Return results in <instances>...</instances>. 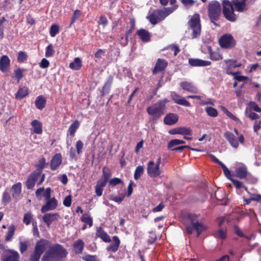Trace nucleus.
I'll list each match as a JSON object with an SVG mask.
<instances>
[{
    "label": "nucleus",
    "instance_id": "f257e3e1",
    "mask_svg": "<svg viewBox=\"0 0 261 261\" xmlns=\"http://www.w3.org/2000/svg\"><path fill=\"white\" fill-rule=\"evenodd\" d=\"M66 250L60 245L51 246L43 257V261H58L67 255Z\"/></svg>",
    "mask_w": 261,
    "mask_h": 261
},
{
    "label": "nucleus",
    "instance_id": "f03ea898",
    "mask_svg": "<svg viewBox=\"0 0 261 261\" xmlns=\"http://www.w3.org/2000/svg\"><path fill=\"white\" fill-rule=\"evenodd\" d=\"M188 219L190 223L186 225V230L189 234H191L194 230H196L198 236L206 229V226L197 220L196 215L190 214Z\"/></svg>",
    "mask_w": 261,
    "mask_h": 261
},
{
    "label": "nucleus",
    "instance_id": "7ed1b4c3",
    "mask_svg": "<svg viewBox=\"0 0 261 261\" xmlns=\"http://www.w3.org/2000/svg\"><path fill=\"white\" fill-rule=\"evenodd\" d=\"M168 102L167 99H164L151 105L147 109V112L150 115L160 118L165 112L166 104Z\"/></svg>",
    "mask_w": 261,
    "mask_h": 261
},
{
    "label": "nucleus",
    "instance_id": "20e7f679",
    "mask_svg": "<svg viewBox=\"0 0 261 261\" xmlns=\"http://www.w3.org/2000/svg\"><path fill=\"white\" fill-rule=\"evenodd\" d=\"M221 14V7L220 4L216 1H213L209 3L208 6V14L211 21L217 26L215 22Z\"/></svg>",
    "mask_w": 261,
    "mask_h": 261
},
{
    "label": "nucleus",
    "instance_id": "39448f33",
    "mask_svg": "<svg viewBox=\"0 0 261 261\" xmlns=\"http://www.w3.org/2000/svg\"><path fill=\"white\" fill-rule=\"evenodd\" d=\"M200 21V16L198 14H195L193 15L188 21L189 29L192 32L193 38H196L200 35L201 25Z\"/></svg>",
    "mask_w": 261,
    "mask_h": 261
},
{
    "label": "nucleus",
    "instance_id": "423d86ee",
    "mask_svg": "<svg viewBox=\"0 0 261 261\" xmlns=\"http://www.w3.org/2000/svg\"><path fill=\"white\" fill-rule=\"evenodd\" d=\"M161 163V156L158 158L155 163L153 161H149L147 166V172L150 177L154 178L160 175L162 173V171L160 168Z\"/></svg>",
    "mask_w": 261,
    "mask_h": 261
},
{
    "label": "nucleus",
    "instance_id": "0eeeda50",
    "mask_svg": "<svg viewBox=\"0 0 261 261\" xmlns=\"http://www.w3.org/2000/svg\"><path fill=\"white\" fill-rule=\"evenodd\" d=\"M223 13L225 17L229 21H234L236 16L234 14V9L231 3L228 0H223Z\"/></svg>",
    "mask_w": 261,
    "mask_h": 261
},
{
    "label": "nucleus",
    "instance_id": "6e6552de",
    "mask_svg": "<svg viewBox=\"0 0 261 261\" xmlns=\"http://www.w3.org/2000/svg\"><path fill=\"white\" fill-rule=\"evenodd\" d=\"M219 44L221 47L231 48L236 45V41L230 34H225L219 39Z\"/></svg>",
    "mask_w": 261,
    "mask_h": 261
},
{
    "label": "nucleus",
    "instance_id": "1a4fd4ad",
    "mask_svg": "<svg viewBox=\"0 0 261 261\" xmlns=\"http://www.w3.org/2000/svg\"><path fill=\"white\" fill-rule=\"evenodd\" d=\"M18 253L14 250H6L3 257V261H19Z\"/></svg>",
    "mask_w": 261,
    "mask_h": 261
},
{
    "label": "nucleus",
    "instance_id": "9d476101",
    "mask_svg": "<svg viewBox=\"0 0 261 261\" xmlns=\"http://www.w3.org/2000/svg\"><path fill=\"white\" fill-rule=\"evenodd\" d=\"M170 95L175 103L185 107H191L190 102L185 97H182L175 92H172Z\"/></svg>",
    "mask_w": 261,
    "mask_h": 261
},
{
    "label": "nucleus",
    "instance_id": "9b49d317",
    "mask_svg": "<svg viewBox=\"0 0 261 261\" xmlns=\"http://www.w3.org/2000/svg\"><path fill=\"white\" fill-rule=\"evenodd\" d=\"M224 136L232 147L237 148L239 147V143L238 139L231 132H225L224 134Z\"/></svg>",
    "mask_w": 261,
    "mask_h": 261
},
{
    "label": "nucleus",
    "instance_id": "f8f14e48",
    "mask_svg": "<svg viewBox=\"0 0 261 261\" xmlns=\"http://www.w3.org/2000/svg\"><path fill=\"white\" fill-rule=\"evenodd\" d=\"M21 192V184L20 182H17L12 186V196L16 201H18L20 199Z\"/></svg>",
    "mask_w": 261,
    "mask_h": 261
},
{
    "label": "nucleus",
    "instance_id": "ddd939ff",
    "mask_svg": "<svg viewBox=\"0 0 261 261\" xmlns=\"http://www.w3.org/2000/svg\"><path fill=\"white\" fill-rule=\"evenodd\" d=\"M57 205V200L55 198H51L47 200L46 204L42 207L41 212L42 213H45L48 211L53 210L56 208Z\"/></svg>",
    "mask_w": 261,
    "mask_h": 261
},
{
    "label": "nucleus",
    "instance_id": "4468645a",
    "mask_svg": "<svg viewBox=\"0 0 261 261\" xmlns=\"http://www.w3.org/2000/svg\"><path fill=\"white\" fill-rule=\"evenodd\" d=\"M182 90L192 93H197L198 89L192 83L187 81L182 82L179 84Z\"/></svg>",
    "mask_w": 261,
    "mask_h": 261
},
{
    "label": "nucleus",
    "instance_id": "2eb2a0df",
    "mask_svg": "<svg viewBox=\"0 0 261 261\" xmlns=\"http://www.w3.org/2000/svg\"><path fill=\"white\" fill-rule=\"evenodd\" d=\"M189 63L192 66H207L211 64L209 61L203 60L199 59H190Z\"/></svg>",
    "mask_w": 261,
    "mask_h": 261
},
{
    "label": "nucleus",
    "instance_id": "dca6fc26",
    "mask_svg": "<svg viewBox=\"0 0 261 261\" xmlns=\"http://www.w3.org/2000/svg\"><path fill=\"white\" fill-rule=\"evenodd\" d=\"M59 215L58 213H47L43 216V221L49 226L52 222L58 219Z\"/></svg>",
    "mask_w": 261,
    "mask_h": 261
},
{
    "label": "nucleus",
    "instance_id": "f3484780",
    "mask_svg": "<svg viewBox=\"0 0 261 261\" xmlns=\"http://www.w3.org/2000/svg\"><path fill=\"white\" fill-rule=\"evenodd\" d=\"M178 119V116L175 113L167 114L164 118V123L168 125L176 123Z\"/></svg>",
    "mask_w": 261,
    "mask_h": 261
},
{
    "label": "nucleus",
    "instance_id": "a211bd4d",
    "mask_svg": "<svg viewBox=\"0 0 261 261\" xmlns=\"http://www.w3.org/2000/svg\"><path fill=\"white\" fill-rule=\"evenodd\" d=\"M113 243L110 244L107 248L109 252H115L119 247L120 241L117 236H114L112 238Z\"/></svg>",
    "mask_w": 261,
    "mask_h": 261
},
{
    "label": "nucleus",
    "instance_id": "6ab92c4d",
    "mask_svg": "<svg viewBox=\"0 0 261 261\" xmlns=\"http://www.w3.org/2000/svg\"><path fill=\"white\" fill-rule=\"evenodd\" d=\"M10 60L6 55L3 56L0 59V70L6 72L10 67Z\"/></svg>",
    "mask_w": 261,
    "mask_h": 261
},
{
    "label": "nucleus",
    "instance_id": "aec40b11",
    "mask_svg": "<svg viewBox=\"0 0 261 261\" xmlns=\"http://www.w3.org/2000/svg\"><path fill=\"white\" fill-rule=\"evenodd\" d=\"M62 163V156L60 153L56 154L50 161V167L53 170H56Z\"/></svg>",
    "mask_w": 261,
    "mask_h": 261
},
{
    "label": "nucleus",
    "instance_id": "412c9836",
    "mask_svg": "<svg viewBox=\"0 0 261 261\" xmlns=\"http://www.w3.org/2000/svg\"><path fill=\"white\" fill-rule=\"evenodd\" d=\"M39 175L40 173L37 172H33L30 175L26 182L28 189H31L34 187L36 180Z\"/></svg>",
    "mask_w": 261,
    "mask_h": 261
},
{
    "label": "nucleus",
    "instance_id": "4be33fe9",
    "mask_svg": "<svg viewBox=\"0 0 261 261\" xmlns=\"http://www.w3.org/2000/svg\"><path fill=\"white\" fill-rule=\"evenodd\" d=\"M31 124L32 126V132L37 134L42 133V124L40 121L35 119L33 120Z\"/></svg>",
    "mask_w": 261,
    "mask_h": 261
},
{
    "label": "nucleus",
    "instance_id": "5701e85b",
    "mask_svg": "<svg viewBox=\"0 0 261 261\" xmlns=\"http://www.w3.org/2000/svg\"><path fill=\"white\" fill-rule=\"evenodd\" d=\"M96 235L105 242L109 243L111 241L110 236L100 227L97 228Z\"/></svg>",
    "mask_w": 261,
    "mask_h": 261
},
{
    "label": "nucleus",
    "instance_id": "b1692460",
    "mask_svg": "<svg viewBox=\"0 0 261 261\" xmlns=\"http://www.w3.org/2000/svg\"><path fill=\"white\" fill-rule=\"evenodd\" d=\"M48 241L45 240H41L37 242L34 251L42 254L44 251Z\"/></svg>",
    "mask_w": 261,
    "mask_h": 261
},
{
    "label": "nucleus",
    "instance_id": "393cba45",
    "mask_svg": "<svg viewBox=\"0 0 261 261\" xmlns=\"http://www.w3.org/2000/svg\"><path fill=\"white\" fill-rule=\"evenodd\" d=\"M246 0H233V4L238 12H243L246 9Z\"/></svg>",
    "mask_w": 261,
    "mask_h": 261
},
{
    "label": "nucleus",
    "instance_id": "a878e982",
    "mask_svg": "<svg viewBox=\"0 0 261 261\" xmlns=\"http://www.w3.org/2000/svg\"><path fill=\"white\" fill-rule=\"evenodd\" d=\"M167 66V62L162 59H159L153 70V73H156L165 69Z\"/></svg>",
    "mask_w": 261,
    "mask_h": 261
},
{
    "label": "nucleus",
    "instance_id": "bb28decb",
    "mask_svg": "<svg viewBox=\"0 0 261 261\" xmlns=\"http://www.w3.org/2000/svg\"><path fill=\"white\" fill-rule=\"evenodd\" d=\"M208 53L210 55V58L214 61H219L223 59L222 56L218 51H213L211 46L207 47Z\"/></svg>",
    "mask_w": 261,
    "mask_h": 261
},
{
    "label": "nucleus",
    "instance_id": "cd10ccee",
    "mask_svg": "<svg viewBox=\"0 0 261 261\" xmlns=\"http://www.w3.org/2000/svg\"><path fill=\"white\" fill-rule=\"evenodd\" d=\"M146 18L148 19L149 22L153 25L156 24L160 21L156 10H155L152 13L149 12Z\"/></svg>",
    "mask_w": 261,
    "mask_h": 261
},
{
    "label": "nucleus",
    "instance_id": "c85d7f7f",
    "mask_svg": "<svg viewBox=\"0 0 261 261\" xmlns=\"http://www.w3.org/2000/svg\"><path fill=\"white\" fill-rule=\"evenodd\" d=\"M137 34L143 42H148L150 40V34L148 31L144 29H140L137 31Z\"/></svg>",
    "mask_w": 261,
    "mask_h": 261
},
{
    "label": "nucleus",
    "instance_id": "c756f323",
    "mask_svg": "<svg viewBox=\"0 0 261 261\" xmlns=\"http://www.w3.org/2000/svg\"><path fill=\"white\" fill-rule=\"evenodd\" d=\"M236 176L240 178H245L247 175V168L245 166H241L236 169Z\"/></svg>",
    "mask_w": 261,
    "mask_h": 261
},
{
    "label": "nucleus",
    "instance_id": "7c9ffc66",
    "mask_svg": "<svg viewBox=\"0 0 261 261\" xmlns=\"http://www.w3.org/2000/svg\"><path fill=\"white\" fill-rule=\"evenodd\" d=\"M82 66V60L77 57L75 58L74 61L69 64V67L71 69L78 70L81 68Z\"/></svg>",
    "mask_w": 261,
    "mask_h": 261
},
{
    "label": "nucleus",
    "instance_id": "2f4dec72",
    "mask_svg": "<svg viewBox=\"0 0 261 261\" xmlns=\"http://www.w3.org/2000/svg\"><path fill=\"white\" fill-rule=\"evenodd\" d=\"M84 246V243L82 240H78L73 245L74 252L80 254L82 252Z\"/></svg>",
    "mask_w": 261,
    "mask_h": 261
},
{
    "label": "nucleus",
    "instance_id": "473e14b6",
    "mask_svg": "<svg viewBox=\"0 0 261 261\" xmlns=\"http://www.w3.org/2000/svg\"><path fill=\"white\" fill-rule=\"evenodd\" d=\"M45 103L46 100L42 96L37 97L35 100V106L39 110L44 108Z\"/></svg>",
    "mask_w": 261,
    "mask_h": 261
},
{
    "label": "nucleus",
    "instance_id": "72a5a7b5",
    "mask_svg": "<svg viewBox=\"0 0 261 261\" xmlns=\"http://www.w3.org/2000/svg\"><path fill=\"white\" fill-rule=\"evenodd\" d=\"M29 93V89L27 88H19L15 94L16 98L17 99H22L27 96Z\"/></svg>",
    "mask_w": 261,
    "mask_h": 261
},
{
    "label": "nucleus",
    "instance_id": "f704fd0d",
    "mask_svg": "<svg viewBox=\"0 0 261 261\" xmlns=\"http://www.w3.org/2000/svg\"><path fill=\"white\" fill-rule=\"evenodd\" d=\"M80 126V123L77 120L74 121L69 126L68 132L71 136H74L76 130Z\"/></svg>",
    "mask_w": 261,
    "mask_h": 261
},
{
    "label": "nucleus",
    "instance_id": "c9c22d12",
    "mask_svg": "<svg viewBox=\"0 0 261 261\" xmlns=\"http://www.w3.org/2000/svg\"><path fill=\"white\" fill-rule=\"evenodd\" d=\"M15 227L14 225H12L8 227V232L6 238V241H10L12 239L14 233H15Z\"/></svg>",
    "mask_w": 261,
    "mask_h": 261
},
{
    "label": "nucleus",
    "instance_id": "e433bc0d",
    "mask_svg": "<svg viewBox=\"0 0 261 261\" xmlns=\"http://www.w3.org/2000/svg\"><path fill=\"white\" fill-rule=\"evenodd\" d=\"M81 220L85 223L89 225V227H91L93 225V220L88 214H85L81 217Z\"/></svg>",
    "mask_w": 261,
    "mask_h": 261
},
{
    "label": "nucleus",
    "instance_id": "4c0bfd02",
    "mask_svg": "<svg viewBox=\"0 0 261 261\" xmlns=\"http://www.w3.org/2000/svg\"><path fill=\"white\" fill-rule=\"evenodd\" d=\"M225 63L226 66L230 69L236 68L241 66V63H237L236 61L233 60H225Z\"/></svg>",
    "mask_w": 261,
    "mask_h": 261
},
{
    "label": "nucleus",
    "instance_id": "58836bf2",
    "mask_svg": "<svg viewBox=\"0 0 261 261\" xmlns=\"http://www.w3.org/2000/svg\"><path fill=\"white\" fill-rule=\"evenodd\" d=\"M25 69L23 68H17L14 70V77L17 79V82L19 83L20 80L23 76V72Z\"/></svg>",
    "mask_w": 261,
    "mask_h": 261
},
{
    "label": "nucleus",
    "instance_id": "ea45409f",
    "mask_svg": "<svg viewBox=\"0 0 261 261\" xmlns=\"http://www.w3.org/2000/svg\"><path fill=\"white\" fill-rule=\"evenodd\" d=\"M205 110L207 114L210 116L215 117L218 116V111L215 108L211 107H207L205 108Z\"/></svg>",
    "mask_w": 261,
    "mask_h": 261
},
{
    "label": "nucleus",
    "instance_id": "a19ab883",
    "mask_svg": "<svg viewBox=\"0 0 261 261\" xmlns=\"http://www.w3.org/2000/svg\"><path fill=\"white\" fill-rule=\"evenodd\" d=\"M144 172V167L142 166H138L135 171L134 173V178L135 180L138 179L142 175Z\"/></svg>",
    "mask_w": 261,
    "mask_h": 261
},
{
    "label": "nucleus",
    "instance_id": "79ce46f5",
    "mask_svg": "<svg viewBox=\"0 0 261 261\" xmlns=\"http://www.w3.org/2000/svg\"><path fill=\"white\" fill-rule=\"evenodd\" d=\"M59 26L56 24H53L50 28L49 31L50 35L52 37H54L56 36V35L59 33Z\"/></svg>",
    "mask_w": 261,
    "mask_h": 261
},
{
    "label": "nucleus",
    "instance_id": "37998d69",
    "mask_svg": "<svg viewBox=\"0 0 261 261\" xmlns=\"http://www.w3.org/2000/svg\"><path fill=\"white\" fill-rule=\"evenodd\" d=\"M226 231L225 228H221L215 233V236L220 239H224L226 237Z\"/></svg>",
    "mask_w": 261,
    "mask_h": 261
},
{
    "label": "nucleus",
    "instance_id": "c03bdc74",
    "mask_svg": "<svg viewBox=\"0 0 261 261\" xmlns=\"http://www.w3.org/2000/svg\"><path fill=\"white\" fill-rule=\"evenodd\" d=\"M245 115L252 120H256L259 118V115L257 114L252 112L248 109H246Z\"/></svg>",
    "mask_w": 261,
    "mask_h": 261
},
{
    "label": "nucleus",
    "instance_id": "a18cd8bd",
    "mask_svg": "<svg viewBox=\"0 0 261 261\" xmlns=\"http://www.w3.org/2000/svg\"><path fill=\"white\" fill-rule=\"evenodd\" d=\"M185 142L183 140H180L179 139H174L171 140L169 143L168 145V148H172V147L181 144H185Z\"/></svg>",
    "mask_w": 261,
    "mask_h": 261
},
{
    "label": "nucleus",
    "instance_id": "49530a36",
    "mask_svg": "<svg viewBox=\"0 0 261 261\" xmlns=\"http://www.w3.org/2000/svg\"><path fill=\"white\" fill-rule=\"evenodd\" d=\"M111 174L109 170L106 167H105L102 169V179L108 181L109 178L111 177Z\"/></svg>",
    "mask_w": 261,
    "mask_h": 261
},
{
    "label": "nucleus",
    "instance_id": "de8ad7c7",
    "mask_svg": "<svg viewBox=\"0 0 261 261\" xmlns=\"http://www.w3.org/2000/svg\"><path fill=\"white\" fill-rule=\"evenodd\" d=\"M179 128V134L182 135H191V130L190 128L181 127Z\"/></svg>",
    "mask_w": 261,
    "mask_h": 261
},
{
    "label": "nucleus",
    "instance_id": "09e8293b",
    "mask_svg": "<svg viewBox=\"0 0 261 261\" xmlns=\"http://www.w3.org/2000/svg\"><path fill=\"white\" fill-rule=\"evenodd\" d=\"M28 56L24 51H20L18 53L17 60L19 62H23L27 60Z\"/></svg>",
    "mask_w": 261,
    "mask_h": 261
},
{
    "label": "nucleus",
    "instance_id": "8fccbe9b",
    "mask_svg": "<svg viewBox=\"0 0 261 261\" xmlns=\"http://www.w3.org/2000/svg\"><path fill=\"white\" fill-rule=\"evenodd\" d=\"M82 259L85 261H100L96 256L89 254L83 256Z\"/></svg>",
    "mask_w": 261,
    "mask_h": 261
},
{
    "label": "nucleus",
    "instance_id": "3c124183",
    "mask_svg": "<svg viewBox=\"0 0 261 261\" xmlns=\"http://www.w3.org/2000/svg\"><path fill=\"white\" fill-rule=\"evenodd\" d=\"M54 53L52 44L48 45L46 48L45 56L46 57H51Z\"/></svg>",
    "mask_w": 261,
    "mask_h": 261
},
{
    "label": "nucleus",
    "instance_id": "603ef678",
    "mask_svg": "<svg viewBox=\"0 0 261 261\" xmlns=\"http://www.w3.org/2000/svg\"><path fill=\"white\" fill-rule=\"evenodd\" d=\"M32 218V215L31 213H28L24 214V218L23 219V222L26 225H29L31 223V221Z\"/></svg>",
    "mask_w": 261,
    "mask_h": 261
},
{
    "label": "nucleus",
    "instance_id": "864d4df0",
    "mask_svg": "<svg viewBox=\"0 0 261 261\" xmlns=\"http://www.w3.org/2000/svg\"><path fill=\"white\" fill-rule=\"evenodd\" d=\"M230 180L232 181V182L233 183V184L234 185V186L236 187V188L238 189H241L242 188H244L246 190H247V189L246 188H245L243 183L241 182V181L238 180H236L234 179H230Z\"/></svg>",
    "mask_w": 261,
    "mask_h": 261
},
{
    "label": "nucleus",
    "instance_id": "5fc2aeb1",
    "mask_svg": "<svg viewBox=\"0 0 261 261\" xmlns=\"http://www.w3.org/2000/svg\"><path fill=\"white\" fill-rule=\"evenodd\" d=\"M83 146H84V144L81 140H79L76 142L75 147H76V152L78 154H80L82 153V149L83 148Z\"/></svg>",
    "mask_w": 261,
    "mask_h": 261
},
{
    "label": "nucleus",
    "instance_id": "6e6d98bb",
    "mask_svg": "<svg viewBox=\"0 0 261 261\" xmlns=\"http://www.w3.org/2000/svg\"><path fill=\"white\" fill-rule=\"evenodd\" d=\"M221 168L223 169V172H224V173L225 175V176L229 179L230 180V179H231L230 178V176H231V173H230V171H229V170L227 168V167L223 163L221 166Z\"/></svg>",
    "mask_w": 261,
    "mask_h": 261
},
{
    "label": "nucleus",
    "instance_id": "4d7b16f0",
    "mask_svg": "<svg viewBox=\"0 0 261 261\" xmlns=\"http://www.w3.org/2000/svg\"><path fill=\"white\" fill-rule=\"evenodd\" d=\"M81 15V12L79 10H76L72 16L71 24L73 23L77 19H78Z\"/></svg>",
    "mask_w": 261,
    "mask_h": 261
},
{
    "label": "nucleus",
    "instance_id": "13d9d810",
    "mask_svg": "<svg viewBox=\"0 0 261 261\" xmlns=\"http://www.w3.org/2000/svg\"><path fill=\"white\" fill-rule=\"evenodd\" d=\"M11 199V197L9 193L7 191H5L3 194V201L5 203H8L10 201Z\"/></svg>",
    "mask_w": 261,
    "mask_h": 261
},
{
    "label": "nucleus",
    "instance_id": "bf43d9fd",
    "mask_svg": "<svg viewBox=\"0 0 261 261\" xmlns=\"http://www.w3.org/2000/svg\"><path fill=\"white\" fill-rule=\"evenodd\" d=\"M160 21L164 19L168 15L164 10H156Z\"/></svg>",
    "mask_w": 261,
    "mask_h": 261
},
{
    "label": "nucleus",
    "instance_id": "052dcab7",
    "mask_svg": "<svg viewBox=\"0 0 261 261\" xmlns=\"http://www.w3.org/2000/svg\"><path fill=\"white\" fill-rule=\"evenodd\" d=\"M41 255V254L34 251L31 256L30 260L31 261H39Z\"/></svg>",
    "mask_w": 261,
    "mask_h": 261
},
{
    "label": "nucleus",
    "instance_id": "680f3d73",
    "mask_svg": "<svg viewBox=\"0 0 261 261\" xmlns=\"http://www.w3.org/2000/svg\"><path fill=\"white\" fill-rule=\"evenodd\" d=\"M249 105L255 111L257 112H261V109L258 106V105L255 102L251 101L249 102Z\"/></svg>",
    "mask_w": 261,
    "mask_h": 261
},
{
    "label": "nucleus",
    "instance_id": "e2e57ef3",
    "mask_svg": "<svg viewBox=\"0 0 261 261\" xmlns=\"http://www.w3.org/2000/svg\"><path fill=\"white\" fill-rule=\"evenodd\" d=\"M49 64V61L47 59L43 58L39 63V66L42 68H46L48 67Z\"/></svg>",
    "mask_w": 261,
    "mask_h": 261
},
{
    "label": "nucleus",
    "instance_id": "0e129e2a",
    "mask_svg": "<svg viewBox=\"0 0 261 261\" xmlns=\"http://www.w3.org/2000/svg\"><path fill=\"white\" fill-rule=\"evenodd\" d=\"M261 128V121H255L254 123L253 130L257 133Z\"/></svg>",
    "mask_w": 261,
    "mask_h": 261
},
{
    "label": "nucleus",
    "instance_id": "69168bd1",
    "mask_svg": "<svg viewBox=\"0 0 261 261\" xmlns=\"http://www.w3.org/2000/svg\"><path fill=\"white\" fill-rule=\"evenodd\" d=\"M71 203V196L69 195L65 197L63 201V204L67 207L70 206Z\"/></svg>",
    "mask_w": 261,
    "mask_h": 261
},
{
    "label": "nucleus",
    "instance_id": "338daca9",
    "mask_svg": "<svg viewBox=\"0 0 261 261\" xmlns=\"http://www.w3.org/2000/svg\"><path fill=\"white\" fill-rule=\"evenodd\" d=\"M20 251L21 253L25 252L28 249V245L26 242H20Z\"/></svg>",
    "mask_w": 261,
    "mask_h": 261
},
{
    "label": "nucleus",
    "instance_id": "774afa93",
    "mask_svg": "<svg viewBox=\"0 0 261 261\" xmlns=\"http://www.w3.org/2000/svg\"><path fill=\"white\" fill-rule=\"evenodd\" d=\"M121 182L122 180L118 178H114L109 181V184L113 186H115Z\"/></svg>",
    "mask_w": 261,
    "mask_h": 261
}]
</instances>
